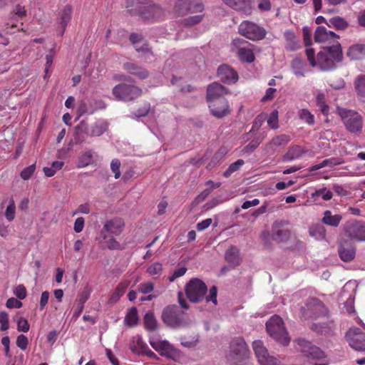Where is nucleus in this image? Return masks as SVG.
Wrapping results in <instances>:
<instances>
[{
	"label": "nucleus",
	"instance_id": "f257e3e1",
	"mask_svg": "<svg viewBox=\"0 0 365 365\" xmlns=\"http://www.w3.org/2000/svg\"><path fill=\"white\" fill-rule=\"evenodd\" d=\"M306 54L311 66H319L322 71L335 68L336 64L343 60L342 48L338 41L331 46L323 47L322 50L317 53V60L314 58L313 48H307Z\"/></svg>",
	"mask_w": 365,
	"mask_h": 365
},
{
	"label": "nucleus",
	"instance_id": "f03ea898",
	"mask_svg": "<svg viewBox=\"0 0 365 365\" xmlns=\"http://www.w3.org/2000/svg\"><path fill=\"white\" fill-rule=\"evenodd\" d=\"M126 8L131 15L138 14L143 21H155L163 14V9L150 0H126Z\"/></svg>",
	"mask_w": 365,
	"mask_h": 365
},
{
	"label": "nucleus",
	"instance_id": "7ed1b4c3",
	"mask_svg": "<svg viewBox=\"0 0 365 365\" xmlns=\"http://www.w3.org/2000/svg\"><path fill=\"white\" fill-rule=\"evenodd\" d=\"M250 357V349L242 337L232 339L229 351L225 355L226 362L229 365H243Z\"/></svg>",
	"mask_w": 365,
	"mask_h": 365
},
{
	"label": "nucleus",
	"instance_id": "20e7f679",
	"mask_svg": "<svg viewBox=\"0 0 365 365\" xmlns=\"http://www.w3.org/2000/svg\"><path fill=\"white\" fill-rule=\"evenodd\" d=\"M266 329L269 335L277 342L287 346L290 342V337L285 328L283 319L274 315L266 322Z\"/></svg>",
	"mask_w": 365,
	"mask_h": 365
},
{
	"label": "nucleus",
	"instance_id": "39448f33",
	"mask_svg": "<svg viewBox=\"0 0 365 365\" xmlns=\"http://www.w3.org/2000/svg\"><path fill=\"white\" fill-rule=\"evenodd\" d=\"M112 94L117 101L132 102L143 95V90L134 84L121 83L113 88Z\"/></svg>",
	"mask_w": 365,
	"mask_h": 365
},
{
	"label": "nucleus",
	"instance_id": "423d86ee",
	"mask_svg": "<svg viewBox=\"0 0 365 365\" xmlns=\"http://www.w3.org/2000/svg\"><path fill=\"white\" fill-rule=\"evenodd\" d=\"M336 112L341 117L345 128L350 133L359 132L363 127V118L356 111L337 107Z\"/></svg>",
	"mask_w": 365,
	"mask_h": 365
},
{
	"label": "nucleus",
	"instance_id": "0eeeda50",
	"mask_svg": "<svg viewBox=\"0 0 365 365\" xmlns=\"http://www.w3.org/2000/svg\"><path fill=\"white\" fill-rule=\"evenodd\" d=\"M238 33L250 40L257 41L264 39L267 35L266 30L253 21H242L238 26Z\"/></svg>",
	"mask_w": 365,
	"mask_h": 365
},
{
	"label": "nucleus",
	"instance_id": "6e6552de",
	"mask_svg": "<svg viewBox=\"0 0 365 365\" xmlns=\"http://www.w3.org/2000/svg\"><path fill=\"white\" fill-rule=\"evenodd\" d=\"M185 312L177 305H169L164 308L162 312V320L168 327L178 328L185 322Z\"/></svg>",
	"mask_w": 365,
	"mask_h": 365
},
{
	"label": "nucleus",
	"instance_id": "1a4fd4ad",
	"mask_svg": "<svg viewBox=\"0 0 365 365\" xmlns=\"http://www.w3.org/2000/svg\"><path fill=\"white\" fill-rule=\"evenodd\" d=\"M207 292V287L205 283L197 278L190 279L185 287V294L193 303L202 301Z\"/></svg>",
	"mask_w": 365,
	"mask_h": 365
},
{
	"label": "nucleus",
	"instance_id": "9d476101",
	"mask_svg": "<svg viewBox=\"0 0 365 365\" xmlns=\"http://www.w3.org/2000/svg\"><path fill=\"white\" fill-rule=\"evenodd\" d=\"M232 43L242 61L249 63L255 61V56L253 50L250 48L251 44L248 41L240 38H235Z\"/></svg>",
	"mask_w": 365,
	"mask_h": 365
},
{
	"label": "nucleus",
	"instance_id": "9b49d317",
	"mask_svg": "<svg viewBox=\"0 0 365 365\" xmlns=\"http://www.w3.org/2000/svg\"><path fill=\"white\" fill-rule=\"evenodd\" d=\"M346 235L351 240L365 241V222L351 220L344 226Z\"/></svg>",
	"mask_w": 365,
	"mask_h": 365
},
{
	"label": "nucleus",
	"instance_id": "f8f14e48",
	"mask_svg": "<svg viewBox=\"0 0 365 365\" xmlns=\"http://www.w3.org/2000/svg\"><path fill=\"white\" fill-rule=\"evenodd\" d=\"M150 344L151 346L157 351L160 356L175 359L180 357V351L175 347H174L170 343L166 340L162 341H150Z\"/></svg>",
	"mask_w": 365,
	"mask_h": 365
},
{
	"label": "nucleus",
	"instance_id": "ddd939ff",
	"mask_svg": "<svg viewBox=\"0 0 365 365\" xmlns=\"http://www.w3.org/2000/svg\"><path fill=\"white\" fill-rule=\"evenodd\" d=\"M229 93V90L218 82L210 83L207 88L206 98L208 102H212L213 109L217 108L216 101L226 99L225 96Z\"/></svg>",
	"mask_w": 365,
	"mask_h": 365
},
{
	"label": "nucleus",
	"instance_id": "4468645a",
	"mask_svg": "<svg viewBox=\"0 0 365 365\" xmlns=\"http://www.w3.org/2000/svg\"><path fill=\"white\" fill-rule=\"evenodd\" d=\"M349 346L359 351H365V333L359 329H350L346 334Z\"/></svg>",
	"mask_w": 365,
	"mask_h": 365
},
{
	"label": "nucleus",
	"instance_id": "2eb2a0df",
	"mask_svg": "<svg viewBox=\"0 0 365 365\" xmlns=\"http://www.w3.org/2000/svg\"><path fill=\"white\" fill-rule=\"evenodd\" d=\"M252 347L255 354L261 365H275L277 360L273 356H269L267 349L260 340L255 341L252 343Z\"/></svg>",
	"mask_w": 365,
	"mask_h": 365
},
{
	"label": "nucleus",
	"instance_id": "dca6fc26",
	"mask_svg": "<svg viewBox=\"0 0 365 365\" xmlns=\"http://www.w3.org/2000/svg\"><path fill=\"white\" fill-rule=\"evenodd\" d=\"M298 344L301 351L308 358L322 359L326 356L323 350L305 339L299 340Z\"/></svg>",
	"mask_w": 365,
	"mask_h": 365
},
{
	"label": "nucleus",
	"instance_id": "f3484780",
	"mask_svg": "<svg viewBox=\"0 0 365 365\" xmlns=\"http://www.w3.org/2000/svg\"><path fill=\"white\" fill-rule=\"evenodd\" d=\"M217 76L222 82L228 85L235 83L239 79L237 72L227 64H222L218 67Z\"/></svg>",
	"mask_w": 365,
	"mask_h": 365
},
{
	"label": "nucleus",
	"instance_id": "a211bd4d",
	"mask_svg": "<svg viewBox=\"0 0 365 365\" xmlns=\"http://www.w3.org/2000/svg\"><path fill=\"white\" fill-rule=\"evenodd\" d=\"M124 222L120 218H114L107 221L102 229L101 234L104 239L109 235H119L123 230Z\"/></svg>",
	"mask_w": 365,
	"mask_h": 365
},
{
	"label": "nucleus",
	"instance_id": "6ab92c4d",
	"mask_svg": "<svg viewBox=\"0 0 365 365\" xmlns=\"http://www.w3.org/2000/svg\"><path fill=\"white\" fill-rule=\"evenodd\" d=\"M291 138L289 135L282 134L274 137L264 146V152L267 154L272 155L279 147H284L290 141Z\"/></svg>",
	"mask_w": 365,
	"mask_h": 365
},
{
	"label": "nucleus",
	"instance_id": "aec40b11",
	"mask_svg": "<svg viewBox=\"0 0 365 365\" xmlns=\"http://www.w3.org/2000/svg\"><path fill=\"white\" fill-rule=\"evenodd\" d=\"M72 12L73 8L71 5H66L58 12L57 22L61 36L64 34L66 26L71 19Z\"/></svg>",
	"mask_w": 365,
	"mask_h": 365
},
{
	"label": "nucleus",
	"instance_id": "412c9836",
	"mask_svg": "<svg viewBox=\"0 0 365 365\" xmlns=\"http://www.w3.org/2000/svg\"><path fill=\"white\" fill-rule=\"evenodd\" d=\"M225 4L234 10L250 15L252 11V0H222Z\"/></svg>",
	"mask_w": 365,
	"mask_h": 365
},
{
	"label": "nucleus",
	"instance_id": "4be33fe9",
	"mask_svg": "<svg viewBox=\"0 0 365 365\" xmlns=\"http://www.w3.org/2000/svg\"><path fill=\"white\" fill-rule=\"evenodd\" d=\"M123 68L128 73L136 76L140 79H145L149 76V72L146 68L134 62L124 63L123 64Z\"/></svg>",
	"mask_w": 365,
	"mask_h": 365
},
{
	"label": "nucleus",
	"instance_id": "5701e85b",
	"mask_svg": "<svg viewBox=\"0 0 365 365\" xmlns=\"http://www.w3.org/2000/svg\"><path fill=\"white\" fill-rule=\"evenodd\" d=\"M90 129L88 124L84 121H81L74 128V140L76 144H82L86 141L89 136Z\"/></svg>",
	"mask_w": 365,
	"mask_h": 365
},
{
	"label": "nucleus",
	"instance_id": "b1692460",
	"mask_svg": "<svg viewBox=\"0 0 365 365\" xmlns=\"http://www.w3.org/2000/svg\"><path fill=\"white\" fill-rule=\"evenodd\" d=\"M225 259L232 268L238 267L242 262L240 250L236 246L231 245L225 252Z\"/></svg>",
	"mask_w": 365,
	"mask_h": 365
},
{
	"label": "nucleus",
	"instance_id": "393cba45",
	"mask_svg": "<svg viewBox=\"0 0 365 365\" xmlns=\"http://www.w3.org/2000/svg\"><path fill=\"white\" fill-rule=\"evenodd\" d=\"M209 103V108L211 110L212 114L218 118H221L227 115L230 113V107L227 99H221L216 101V108L213 109L212 107V102Z\"/></svg>",
	"mask_w": 365,
	"mask_h": 365
},
{
	"label": "nucleus",
	"instance_id": "a878e982",
	"mask_svg": "<svg viewBox=\"0 0 365 365\" xmlns=\"http://www.w3.org/2000/svg\"><path fill=\"white\" fill-rule=\"evenodd\" d=\"M338 38L337 35L331 31H328L324 26H318L314 33L316 42L324 43Z\"/></svg>",
	"mask_w": 365,
	"mask_h": 365
},
{
	"label": "nucleus",
	"instance_id": "bb28decb",
	"mask_svg": "<svg viewBox=\"0 0 365 365\" xmlns=\"http://www.w3.org/2000/svg\"><path fill=\"white\" fill-rule=\"evenodd\" d=\"M307 153V150L300 145L290 146L287 153L282 157L283 162L292 161L299 158Z\"/></svg>",
	"mask_w": 365,
	"mask_h": 365
},
{
	"label": "nucleus",
	"instance_id": "cd10ccee",
	"mask_svg": "<svg viewBox=\"0 0 365 365\" xmlns=\"http://www.w3.org/2000/svg\"><path fill=\"white\" fill-rule=\"evenodd\" d=\"M334 327V325L333 322L327 321L312 324L311 326V329L319 334L329 335L332 334Z\"/></svg>",
	"mask_w": 365,
	"mask_h": 365
},
{
	"label": "nucleus",
	"instance_id": "c85d7f7f",
	"mask_svg": "<svg viewBox=\"0 0 365 365\" xmlns=\"http://www.w3.org/2000/svg\"><path fill=\"white\" fill-rule=\"evenodd\" d=\"M272 237L277 242H285L290 237V232L287 229H280L279 223L274 222L272 227Z\"/></svg>",
	"mask_w": 365,
	"mask_h": 365
},
{
	"label": "nucleus",
	"instance_id": "c756f323",
	"mask_svg": "<svg viewBox=\"0 0 365 365\" xmlns=\"http://www.w3.org/2000/svg\"><path fill=\"white\" fill-rule=\"evenodd\" d=\"M146 344L143 341L142 337L139 335L135 336L132 338V341L130 344V349L132 352L142 355L145 351L147 348Z\"/></svg>",
	"mask_w": 365,
	"mask_h": 365
},
{
	"label": "nucleus",
	"instance_id": "7c9ffc66",
	"mask_svg": "<svg viewBox=\"0 0 365 365\" xmlns=\"http://www.w3.org/2000/svg\"><path fill=\"white\" fill-rule=\"evenodd\" d=\"M347 56L351 60H359L365 56V45L355 44L349 47L347 51Z\"/></svg>",
	"mask_w": 365,
	"mask_h": 365
},
{
	"label": "nucleus",
	"instance_id": "2f4dec72",
	"mask_svg": "<svg viewBox=\"0 0 365 365\" xmlns=\"http://www.w3.org/2000/svg\"><path fill=\"white\" fill-rule=\"evenodd\" d=\"M344 163V160L340 158H331L324 160L322 163L317 165H312L309 168V172H314L319 170L322 168L330 166L333 167L335 165H339Z\"/></svg>",
	"mask_w": 365,
	"mask_h": 365
},
{
	"label": "nucleus",
	"instance_id": "473e14b6",
	"mask_svg": "<svg viewBox=\"0 0 365 365\" xmlns=\"http://www.w3.org/2000/svg\"><path fill=\"white\" fill-rule=\"evenodd\" d=\"M190 2H191L190 0H178L173 8L174 13L178 16L190 13L191 9Z\"/></svg>",
	"mask_w": 365,
	"mask_h": 365
},
{
	"label": "nucleus",
	"instance_id": "72a5a7b5",
	"mask_svg": "<svg viewBox=\"0 0 365 365\" xmlns=\"http://www.w3.org/2000/svg\"><path fill=\"white\" fill-rule=\"evenodd\" d=\"M341 219L342 217L341 215H332L330 210H326L324 212V217L322 219V222L327 225L336 227L339 226Z\"/></svg>",
	"mask_w": 365,
	"mask_h": 365
},
{
	"label": "nucleus",
	"instance_id": "f704fd0d",
	"mask_svg": "<svg viewBox=\"0 0 365 365\" xmlns=\"http://www.w3.org/2000/svg\"><path fill=\"white\" fill-rule=\"evenodd\" d=\"M107 123L103 120H99L93 123L90 129V137H98L101 136L107 130Z\"/></svg>",
	"mask_w": 365,
	"mask_h": 365
},
{
	"label": "nucleus",
	"instance_id": "c9c22d12",
	"mask_svg": "<svg viewBox=\"0 0 365 365\" xmlns=\"http://www.w3.org/2000/svg\"><path fill=\"white\" fill-rule=\"evenodd\" d=\"M338 252L341 259L344 262H349L355 257V249L352 247L346 248L342 242H340Z\"/></svg>",
	"mask_w": 365,
	"mask_h": 365
},
{
	"label": "nucleus",
	"instance_id": "e433bc0d",
	"mask_svg": "<svg viewBox=\"0 0 365 365\" xmlns=\"http://www.w3.org/2000/svg\"><path fill=\"white\" fill-rule=\"evenodd\" d=\"M326 229L319 224L314 225L309 229V235L317 240H324L326 239Z\"/></svg>",
	"mask_w": 365,
	"mask_h": 365
},
{
	"label": "nucleus",
	"instance_id": "4c0bfd02",
	"mask_svg": "<svg viewBox=\"0 0 365 365\" xmlns=\"http://www.w3.org/2000/svg\"><path fill=\"white\" fill-rule=\"evenodd\" d=\"M93 163V152L89 150L83 152L78 158L77 168H83L91 165Z\"/></svg>",
	"mask_w": 365,
	"mask_h": 365
},
{
	"label": "nucleus",
	"instance_id": "58836bf2",
	"mask_svg": "<svg viewBox=\"0 0 365 365\" xmlns=\"http://www.w3.org/2000/svg\"><path fill=\"white\" fill-rule=\"evenodd\" d=\"M354 87L357 96L365 100V74L359 76L354 82Z\"/></svg>",
	"mask_w": 365,
	"mask_h": 365
},
{
	"label": "nucleus",
	"instance_id": "ea45409f",
	"mask_svg": "<svg viewBox=\"0 0 365 365\" xmlns=\"http://www.w3.org/2000/svg\"><path fill=\"white\" fill-rule=\"evenodd\" d=\"M145 328L149 331H155L158 328V322L153 312H148L144 316Z\"/></svg>",
	"mask_w": 365,
	"mask_h": 365
},
{
	"label": "nucleus",
	"instance_id": "a19ab883",
	"mask_svg": "<svg viewBox=\"0 0 365 365\" xmlns=\"http://www.w3.org/2000/svg\"><path fill=\"white\" fill-rule=\"evenodd\" d=\"M329 27H333L337 30H344L348 27V22L341 16H334L327 23Z\"/></svg>",
	"mask_w": 365,
	"mask_h": 365
},
{
	"label": "nucleus",
	"instance_id": "79ce46f5",
	"mask_svg": "<svg viewBox=\"0 0 365 365\" xmlns=\"http://www.w3.org/2000/svg\"><path fill=\"white\" fill-rule=\"evenodd\" d=\"M138 317L137 309L135 307H132L126 314L124 319V323L125 325L132 327L138 324Z\"/></svg>",
	"mask_w": 365,
	"mask_h": 365
},
{
	"label": "nucleus",
	"instance_id": "37998d69",
	"mask_svg": "<svg viewBox=\"0 0 365 365\" xmlns=\"http://www.w3.org/2000/svg\"><path fill=\"white\" fill-rule=\"evenodd\" d=\"M316 104L321 112L326 116L329 113V106L327 104L325 95L323 93H317L316 96Z\"/></svg>",
	"mask_w": 365,
	"mask_h": 365
},
{
	"label": "nucleus",
	"instance_id": "c03bdc74",
	"mask_svg": "<svg viewBox=\"0 0 365 365\" xmlns=\"http://www.w3.org/2000/svg\"><path fill=\"white\" fill-rule=\"evenodd\" d=\"M299 118L305 123L312 125L315 123L314 115L307 109L302 108L298 111Z\"/></svg>",
	"mask_w": 365,
	"mask_h": 365
},
{
	"label": "nucleus",
	"instance_id": "a18cd8bd",
	"mask_svg": "<svg viewBox=\"0 0 365 365\" xmlns=\"http://www.w3.org/2000/svg\"><path fill=\"white\" fill-rule=\"evenodd\" d=\"M304 62L300 58H295L292 62V68L297 76H303L304 73Z\"/></svg>",
	"mask_w": 365,
	"mask_h": 365
},
{
	"label": "nucleus",
	"instance_id": "49530a36",
	"mask_svg": "<svg viewBox=\"0 0 365 365\" xmlns=\"http://www.w3.org/2000/svg\"><path fill=\"white\" fill-rule=\"evenodd\" d=\"M128 284L125 283H120L118 285L115 292L111 295L109 302L111 304L115 303L119 298L124 294L125 290L127 288Z\"/></svg>",
	"mask_w": 365,
	"mask_h": 365
},
{
	"label": "nucleus",
	"instance_id": "de8ad7c7",
	"mask_svg": "<svg viewBox=\"0 0 365 365\" xmlns=\"http://www.w3.org/2000/svg\"><path fill=\"white\" fill-rule=\"evenodd\" d=\"M311 195L314 199H316L318 197H322V198L326 201L331 200L333 197L332 192L327 187H323L317 190L314 192L312 193Z\"/></svg>",
	"mask_w": 365,
	"mask_h": 365
},
{
	"label": "nucleus",
	"instance_id": "09e8293b",
	"mask_svg": "<svg viewBox=\"0 0 365 365\" xmlns=\"http://www.w3.org/2000/svg\"><path fill=\"white\" fill-rule=\"evenodd\" d=\"M245 164L242 159H239L235 163L230 165L228 168L224 172L223 176L225 178L230 177L233 173L240 170V168Z\"/></svg>",
	"mask_w": 365,
	"mask_h": 365
},
{
	"label": "nucleus",
	"instance_id": "8fccbe9b",
	"mask_svg": "<svg viewBox=\"0 0 365 365\" xmlns=\"http://www.w3.org/2000/svg\"><path fill=\"white\" fill-rule=\"evenodd\" d=\"M16 207L13 199L10 200L9 205L7 206L5 211V217L9 222L12 221L15 217Z\"/></svg>",
	"mask_w": 365,
	"mask_h": 365
},
{
	"label": "nucleus",
	"instance_id": "3c124183",
	"mask_svg": "<svg viewBox=\"0 0 365 365\" xmlns=\"http://www.w3.org/2000/svg\"><path fill=\"white\" fill-rule=\"evenodd\" d=\"M204 18V14L189 16L183 19V24L186 26H194L200 23Z\"/></svg>",
	"mask_w": 365,
	"mask_h": 365
},
{
	"label": "nucleus",
	"instance_id": "603ef678",
	"mask_svg": "<svg viewBox=\"0 0 365 365\" xmlns=\"http://www.w3.org/2000/svg\"><path fill=\"white\" fill-rule=\"evenodd\" d=\"M190 13H197V12H202L205 9V6L202 1L200 0H190Z\"/></svg>",
	"mask_w": 365,
	"mask_h": 365
},
{
	"label": "nucleus",
	"instance_id": "864d4df0",
	"mask_svg": "<svg viewBox=\"0 0 365 365\" xmlns=\"http://www.w3.org/2000/svg\"><path fill=\"white\" fill-rule=\"evenodd\" d=\"M267 124L271 128L274 130H276L279 128L277 110H274L272 112L267 120Z\"/></svg>",
	"mask_w": 365,
	"mask_h": 365
},
{
	"label": "nucleus",
	"instance_id": "5fc2aeb1",
	"mask_svg": "<svg viewBox=\"0 0 365 365\" xmlns=\"http://www.w3.org/2000/svg\"><path fill=\"white\" fill-rule=\"evenodd\" d=\"M150 109V104L148 102H144L143 105L135 113L136 117H143L148 114Z\"/></svg>",
	"mask_w": 365,
	"mask_h": 365
},
{
	"label": "nucleus",
	"instance_id": "6e6d98bb",
	"mask_svg": "<svg viewBox=\"0 0 365 365\" xmlns=\"http://www.w3.org/2000/svg\"><path fill=\"white\" fill-rule=\"evenodd\" d=\"M120 162L118 159L115 158L113 159L110 163V169L112 172L114 173V176L115 179H118L120 177Z\"/></svg>",
	"mask_w": 365,
	"mask_h": 365
},
{
	"label": "nucleus",
	"instance_id": "4d7b16f0",
	"mask_svg": "<svg viewBox=\"0 0 365 365\" xmlns=\"http://www.w3.org/2000/svg\"><path fill=\"white\" fill-rule=\"evenodd\" d=\"M36 169L35 164H32L25 168L21 173V178L24 180H29L34 174Z\"/></svg>",
	"mask_w": 365,
	"mask_h": 365
},
{
	"label": "nucleus",
	"instance_id": "13d9d810",
	"mask_svg": "<svg viewBox=\"0 0 365 365\" xmlns=\"http://www.w3.org/2000/svg\"><path fill=\"white\" fill-rule=\"evenodd\" d=\"M217 288L216 286L212 287L209 290V294L205 297V299L207 302H212L215 305H217Z\"/></svg>",
	"mask_w": 365,
	"mask_h": 365
},
{
	"label": "nucleus",
	"instance_id": "bf43d9fd",
	"mask_svg": "<svg viewBox=\"0 0 365 365\" xmlns=\"http://www.w3.org/2000/svg\"><path fill=\"white\" fill-rule=\"evenodd\" d=\"M0 324L1 331H6L9 327V315L4 311L0 312Z\"/></svg>",
	"mask_w": 365,
	"mask_h": 365
},
{
	"label": "nucleus",
	"instance_id": "052dcab7",
	"mask_svg": "<svg viewBox=\"0 0 365 365\" xmlns=\"http://www.w3.org/2000/svg\"><path fill=\"white\" fill-rule=\"evenodd\" d=\"M162 269V264L159 262H155L148 267L147 271L150 275L154 276L160 274Z\"/></svg>",
	"mask_w": 365,
	"mask_h": 365
},
{
	"label": "nucleus",
	"instance_id": "680f3d73",
	"mask_svg": "<svg viewBox=\"0 0 365 365\" xmlns=\"http://www.w3.org/2000/svg\"><path fill=\"white\" fill-rule=\"evenodd\" d=\"M28 344L29 340L26 336L24 334H20L18 336L16 339V345L19 349H21L22 351H24L26 349Z\"/></svg>",
	"mask_w": 365,
	"mask_h": 365
},
{
	"label": "nucleus",
	"instance_id": "e2e57ef3",
	"mask_svg": "<svg viewBox=\"0 0 365 365\" xmlns=\"http://www.w3.org/2000/svg\"><path fill=\"white\" fill-rule=\"evenodd\" d=\"M262 140H253L248 145L244 147L242 152L244 153H250L253 152L261 143Z\"/></svg>",
	"mask_w": 365,
	"mask_h": 365
},
{
	"label": "nucleus",
	"instance_id": "0e129e2a",
	"mask_svg": "<svg viewBox=\"0 0 365 365\" xmlns=\"http://www.w3.org/2000/svg\"><path fill=\"white\" fill-rule=\"evenodd\" d=\"M154 289V284L151 282H144L139 285L138 291L143 294H148Z\"/></svg>",
	"mask_w": 365,
	"mask_h": 365
},
{
	"label": "nucleus",
	"instance_id": "69168bd1",
	"mask_svg": "<svg viewBox=\"0 0 365 365\" xmlns=\"http://www.w3.org/2000/svg\"><path fill=\"white\" fill-rule=\"evenodd\" d=\"M187 272L186 267H182L173 272V274L169 277L168 280L170 282H174L177 278L183 276Z\"/></svg>",
	"mask_w": 365,
	"mask_h": 365
},
{
	"label": "nucleus",
	"instance_id": "338daca9",
	"mask_svg": "<svg viewBox=\"0 0 365 365\" xmlns=\"http://www.w3.org/2000/svg\"><path fill=\"white\" fill-rule=\"evenodd\" d=\"M304 41L306 46L312 44V30L308 26H304L302 29Z\"/></svg>",
	"mask_w": 365,
	"mask_h": 365
},
{
	"label": "nucleus",
	"instance_id": "774afa93",
	"mask_svg": "<svg viewBox=\"0 0 365 365\" xmlns=\"http://www.w3.org/2000/svg\"><path fill=\"white\" fill-rule=\"evenodd\" d=\"M14 293L19 299H25L27 294L26 287L23 284L18 285Z\"/></svg>",
	"mask_w": 365,
	"mask_h": 365
}]
</instances>
